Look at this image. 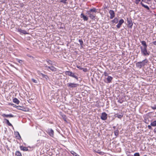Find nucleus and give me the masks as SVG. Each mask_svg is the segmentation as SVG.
I'll use <instances>...</instances> for the list:
<instances>
[{
    "label": "nucleus",
    "mask_w": 156,
    "mask_h": 156,
    "mask_svg": "<svg viewBox=\"0 0 156 156\" xmlns=\"http://www.w3.org/2000/svg\"><path fill=\"white\" fill-rule=\"evenodd\" d=\"M141 53L144 56H148L150 55V51H147V48H143L142 46L140 47Z\"/></svg>",
    "instance_id": "1"
},
{
    "label": "nucleus",
    "mask_w": 156,
    "mask_h": 156,
    "mask_svg": "<svg viewBox=\"0 0 156 156\" xmlns=\"http://www.w3.org/2000/svg\"><path fill=\"white\" fill-rule=\"evenodd\" d=\"M65 73L66 75L73 77L77 80L78 79L77 76L75 75V73L69 71H67Z\"/></svg>",
    "instance_id": "2"
},
{
    "label": "nucleus",
    "mask_w": 156,
    "mask_h": 156,
    "mask_svg": "<svg viewBox=\"0 0 156 156\" xmlns=\"http://www.w3.org/2000/svg\"><path fill=\"white\" fill-rule=\"evenodd\" d=\"M67 86L70 88H73L77 87L79 86V84L74 83H69L67 84Z\"/></svg>",
    "instance_id": "3"
},
{
    "label": "nucleus",
    "mask_w": 156,
    "mask_h": 156,
    "mask_svg": "<svg viewBox=\"0 0 156 156\" xmlns=\"http://www.w3.org/2000/svg\"><path fill=\"white\" fill-rule=\"evenodd\" d=\"M47 133L49 135L53 137L54 136V131L51 129H49L47 130Z\"/></svg>",
    "instance_id": "4"
},
{
    "label": "nucleus",
    "mask_w": 156,
    "mask_h": 156,
    "mask_svg": "<svg viewBox=\"0 0 156 156\" xmlns=\"http://www.w3.org/2000/svg\"><path fill=\"white\" fill-rule=\"evenodd\" d=\"M101 118L103 120H105L107 119V114L105 112H103L102 113Z\"/></svg>",
    "instance_id": "5"
},
{
    "label": "nucleus",
    "mask_w": 156,
    "mask_h": 156,
    "mask_svg": "<svg viewBox=\"0 0 156 156\" xmlns=\"http://www.w3.org/2000/svg\"><path fill=\"white\" fill-rule=\"evenodd\" d=\"M17 31L20 32V34H27V32L24 30H23L21 29H17Z\"/></svg>",
    "instance_id": "6"
},
{
    "label": "nucleus",
    "mask_w": 156,
    "mask_h": 156,
    "mask_svg": "<svg viewBox=\"0 0 156 156\" xmlns=\"http://www.w3.org/2000/svg\"><path fill=\"white\" fill-rule=\"evenodd\" d=\"M124 21L123 19H121L119 21L118 24L116 25V27L118 28H119L121 27L122 24L124 23Z\"/></svg>",
    "instance_id": "7"
},
{
    "label": "nucleus",
    "mask_w": 156,
    "mask_h": 156,
    "mask_svg": "<svg viewBox=\"0 0 156 156\" xmlns=\"http://www.w3.org/2000/svg\"><path fill=\"white\" fill-rule=\"evenodd\" d=\"M109 13L110 15V18L111 19H113L115 16V13L114 11L112 10L109 11Z\"/></svg>",
    "instance_id": "8"
},
{
    "label": "nucleus",
    "mask_w": 156,
    "mask_h": 156,
    "mask_svg": "<svg viewBox=\"0 0 156 156\" xmlns=\"http://www.w3.org/2000/svg\"><path fill=\"white\" fill-rule=\"evenodd\" d=\"M88 14L89 15V17L91 19L93 20L94 19L95 17V15L93 13H91L90 12H88Z\"/></svg>",
    "instance_id": "9"
},
{
    "label": "nucleus",
    "mask_w": 156,
    "mask_h": 156,
    "mask_svg": "<svg viewBox=\"0 0 156 156\" xmlns=\"http://www.w3.org/2000/svg\"><path fill=\"white\" fill-rule=\"evenodd\" d=\"M2 116L3 117H6L9 118L13 117L14 116L13 115L11 114H3L2 115Z\"/></svg>",
    "instance_id": "10"
},
{
    "label": "nucleus",
    "mask_w": 156,
    "mask_h": 156,
    "mask_svg": "<svg viewBox=\"0 0 156 156\" xmlns=\"http://www.w3.org/2000/svg\"><path fill=\"white\" fill-rule=\"evenodd\" d=\"M112 79V77L111 76H108V77L106 78L107 81H105V82L107 83H110L111 82Z\"/></svg>",
    "instance_id": "11"
},
{
    "label": "nucleus",
    "mask_w": 156,
    "mask_h": 156,
    "mask_svg": "<svg viewBox=\"0 0 156 156\" xmlns=\"http://www.w3.org/2000/svg\"><path fill=\"white\" fill-rule=\"evenodd\" d=\"M80 17L85 21H87L88 20V18L86 16H85L83 13L81 14Z\"/></svg>",
    "instance_id": "12"
},
{
    "label": "nucleus",
    "mask_w": 156,
    "mask_h": 156,
    "mask_svg": "<svg viewBox=\"0 0 156 156\" xmlns=\"http://www.w3.org/2000/svg\"><path fill=\"white\" fill-rule=\"evenodd\" d=\"M141 63V65L143 66H144L146 63L148 62V60L147 59H145L144 60L142 61V62H140Z\"/></svg>",
    "instance_id": "13"
},
{
    "label": "nucleus",
    "mask_w": 156,
    "mask_h": 156,
    "mask_svg": "<svg viewBox=\"0 0 156 156\" xmlns=\"http://www.w3.org/2000/svg\"><path fill=\"white\" fill-rule=\"evenodd\" d=\"M127 22L128 23V27L130 28H131L133 24L132 21L131 20H128Z\"/></svg>",
    "instance_id": "14"
},
{
    "label": "nucleus",
    "mask_w": 156,
    "mask_h": 156,
    "mask_svg": "<svg viewBox=\"0 0 156 156\" xmlns=\"http://www.w3.org/2000/svg\"><path fill=\"white\" fill-rule=\"evenodd\" d=\"M48 68L53 72H55L57 70L56 68L53 66L49 67Z\"/></svg>",
    "instance_id": "15"
},
{
    "label": "nucleus",
    "mask_w": 156,
    "mask_h": 156,
    "mask_svg": "<svg viewBox=\"0 0 156 156\" xmlns=\"http://www.w3.org/2000/svg\"><path fill=\"white\" fill-rule=\"evenodd\" d=\"M141 44L143 46V48H147V45L146 44V42L145 41H141Z\"/></svg>",
    "instance_id": "16"
},
{
    "label": "nucleus",
    "mask_w": 156,
    "mask_h": 156,
    "mask_svg": "<svg viewBox=\"0 0 156 156\" xmlns=\"http://www.w3.org/2000/svg\"><path fill=\"white\" fill-rule=\"evenodd\" d=\"M20 148L21 150H23V151H27L28 150V149L27 147L22 146H20Z\"/></svg>",
    "instance_id": "17"
},
{
    "label": "nucleus",
    "mask_w": 156,
    "mask_h": 156,
    "mask_svg": "<svg viewBox=\"0 0 156 156\" xmlns=\"http://www.w3.org/2000/svg\"><path fill=\"white\" fill-rule=\"evenodd\" d=\"M13 102L16 104H19L20 102L16 98H15L13 99Z\"/></svg>",
    "instance_id": "18"
},
{
    "label": "nucleus",
    "mask_w": 156,
    "mask_h": 156,
    "mask_svg": "<svg viewBox=\"0 0 156 156\" xmlns=\"http://www.w3.org/2000/svg\"><path fill=\"white\" fill-rule=\"evenodd\" d=\"M136 66L137 67H139L140 68H141L142 66L140 62H137L136 63Z\"/></svg>",
    "instance_id": "19"
},
{
    "label": "nucleus",
    "mask_w": 156,
    "mask_h": 156,
    "mask_svg": "<svg viewBox=\"0 0 156 156\" xmlns=\"http://www.w3.org/2000/svg\"><path fill=\"white\" fill-rule=\"evenodd\" d=\"M5 120L6 121V123L9 126H11L12 127H13L12 125V124L9 122V120L6 119H5Z\"/></svg>",
    "instance_id": "20"
},
{
    "label": "nucleus",
    "mask_w": 156,
    "mask_h": 156,
    "mask_svg": "<svg viewBox=\"0 0 156 156\" xmlns=\"http://www.w3.org/2000/svg\"><path fill=\"white\" fill-rule=\"evenodd\" d=\"M140 3H141V4L142 5L143 7H144L147 10H149V8L148 7V6L147 5H144L142 2H141Z\"/></svg>",
    "instance_id": "21"
},
{
    "label": "nucleus",
    "mask_w": 156,
    "mask_h": 156,
    "mask_svg": "<svg viewBox=\"0 0 156 156\" xmlns=\"http://www.w3.org/2000/svg\"><path fill=\"white\" fill-rule=\"evenodd\" d=\"M88 12H97V11H96V9L94 8H93L92 9H90L89 11Z\"/></svg>",
    "instance_id": "22"
},
{
    "label": "nucleus",
    "mask_w": 156,
    "mask_h": 156,
    "mask_svg": "<svg viewBox=\"0 0 156 156\" xmlns=\"http://www.w3.org/2000/svg\"><path fill=\"white\" fill-rule=\"evenodd\" d=\"M151 125L152 126H156V121H154L151 122Z\"/></svg>",
    "instance_id": "23"
},
{
    "label": "nucleus",
    "mask_w": 156,
    "mask_h": 156,
    "mask_svg": "<svg viewBox=\"0 0 156 156\" xmlns=\"http://www.w3.org/2000/svg\"><path fill=\"white\" fill-rule=\"evenodd\" d=\"M119 21L118 19L116 18H115L112 21L113 23H117Z\"/></svg>",
    "instance_id": "24"
},
{
    "label": "nucleus",
    "mask_w": 156,
    "mask_h": 156,
    "mask_svg": "<svg viewBox=\"0 0 156 156\" xmlns=\"http://www.w3.org/2000/svg\"><path fill=\"white\" fill-rule=\"evenodd\" d=\"M42 77L43 78L47 80H48L49 79L48 76L44 74L43 75V76H42Z\"/></svg>",
    "instance_id": "25"
},
{
    "label": "nucleus",
    "mask_w": 156,
    "mask_h": 156,
    "mask_svg": "<svg viewBox=\"0 0 156 156\" xmlns=\"http://www.w3.org/2000/svg\"><path fill=\"white\" fill-rule=\"evenodd\" d=\"M70 152L74 156H79L73 151H71Z\"/></svg>",
    "instance_id": "26"
},
{
    "label": "nucleus",
    "mask_w": 156,
    "mask_h": 156,
    "mask_svg": "<svg viewBox=\"0 0 156 156\" xmlns=\"http://www.w3.org/2000/svg\"><path fill=\"white\" fill-rule=\"evenodd\" d=\"M16 155L17 156H22L21 154L19 151H16Z\"/></svg>",
    "instance_id": "27"
},
{
    "label": "nucleus",
    "mask_w": 156,
    "mask_h": 156,
    "mask_svg": "<svg viewBox=\"0 0 156 156\" xmlns=\"http://www.w3.org/2000/svg\"><path fill=\"white\" fill-rule=\"evenodd\" d=\"M114 134L115 136H117L119 134V131L118 129L114 131Z\"/></svg>",
    "instance_id": "28"
},
{
    "label": "nucleus",
    "mask_w": 156,
    "mask_h": 156,
    "mask_svg": "<svg viewBox=\"0 0 156 156\" xmlns=\"http://www.w3.org/2000/svg\"><path fill=\"white\" fill-rule=\"evenodd\" d=\"M17 133V135H16V137H17L18 139H19L21 138L18 132H17L16 133Z\"/></svg>",
    "instance_id": "29"
},
{
    "label": "nucleus",
    "mask_w": 156,
    "mask_h": 156,
    "mask_svg": "<svg viewBox=\"0 0 156 156\" xmlns=\"http://www.w3.org/2000/svg\"><path fill=\"white\" fill-rule=\"evenodd\" d=\"M79 41L81 45H82L83 44V42L82 39L79 40Z\"/></svg>",
    "instance_id": "30"
},
{
    "label": "nucleus",
    "mask_w": 156,
    "mask_h": 156,
    "mask_svg": "<svg viewBox=\"0 0 156 156\" xmlns=\"http://www.w3.org/2000/svg\"><path fill=\"white\" fill-rule=\"evenodd\" d=\"M46 61L48 62V64H51V65L52 64V62L51 60H46Z\"/></svg>",
    "instance_id": "31"
},
{
    "label": "nucleus",
    "mask_w": 156,
    "mask_h": 156,
    "mask_svg": "<svg viewBox=\"0 0 156 156\" xmlns=\"http://www.w3.org/2000/svg\"><path fill=\"white\" fill-rule=\"evenodd\" d=\"M31 80H32V81H33V82L34 83H37V80H35L34 79H32Z\"/></svg>",
    "instance_id": "32"
},
{
    "label": "nucleus",
    "mask_w": 156,
    "mask_h": 156,
    "mask_svg": "<svg viewBox=\"0 0 156 156\" xmlns=\"http://www.w3.org/2000/svg\"><path fill=\"white\" fill-rule=\"evenodd\" d=\"M67 0H61L60 2L63 3L64 4H66Z\"/></svg>",
    "instance_id": "33"
},
{
    "label": "nucleus",
    "mask_w": 156,
    "mask_h": 156,
    "mask_svg": "<svg viewBox=\"0 0 156 156\" xmlns=\"http://www.w3.org/2000/svg\"><path fill=\"white\" fill-rule=\"evenodd\" d=\"M151 108L152 109L154 110L156 109V105H154L153 106H151Z\"/></svg>",
    "instance_id": "34"
},
{
    "label": "nucleus",
    "mask_w": 156,
    "mask_h": 156,
    "mask_svg": "<svg viewBox=\"0 0 156 156\" xmlns=\"http://www.w3.org/2000/svg\"><path fill=\"white\" fill-rule=\"evenodd\" d=\"M134 156H140V155L139 153H136L134 154Z\"/></svg>",
    "instance_id": "35"
},
{
    "label": "nucleus",
    "mask_w": 156,
    "mask_h": 156,
    "mask_svg": "<svg viewBox=\"0 0 156 156\" xmlns=\"http://www.w3.org/2000/svg\"><path fill=\"white\" fill-rule=\"evenodd\" d=\"M38 75L39 76H43V75H44V74L41 73L40 71H38Z\"/></svg>",
    "instance_id": "36"
},
{
    "label": "nucleus",
    "mask_w": 156,
    "mask_h": 156,
    "mask_svg": "<svg viewBox=\"0 0 156 156\" xmlns=\"http://www.w3.org/2000/svg\"><path fill=\"white\" fill-rule=\"evenodd\" d=\"M104 75L105 76H108V73L106 72H104Z\"/></svg>",
    "instance_id": "37"
},
{
    "label": "nucleus",
    "mask_w": 156,
    "mask_h": 156,
    "mask_svg": "<svg viewBox=\"0 0 156 156\" xmlns=\"http://www.w3.org/2000/svg\"><path fill=\"white\" fill-rule=\"evenodd\" d=\"M76 67L80 69H83V68H82V67L80 66H77Z\"/></svg>",
    "instance_id": "38"
},
{
    "label": "nucleus",
    "mask_w": 156,
    "mask_h": 156,
    "mask_svg": "<svg viewBox=\"0 0 156 156\" xmlns=\"http://www.w3.org/2000/svg\"><path fill=\"white\" fill-rule=\"evenodd\" d=\"M141 1V0H135V2L136 4L139 3V2Z\"/></svg>",
    "instance_id": "39"
},
{
    "label": "nucleus",
    "mask_w": 156,
    "mask_h": 156,
    "mask_svg": "<svg viewBox=\"0 0 156 156\" xmlns=\"http://www.w3.org/2000/svg\"><path fill=\"white\" fill-rule=\"evenodd\" d=\"M17 60L18 62L20 63H22V61L21 60L17 59Z\"/></svg>",
    "instance_id": "40"
},
{
    "label": "nucleus",
    "mask_w": 156,
    "mask_h": 156,
    "mask_svg": "<svg viewBox=\"0 0 156 156\" xmlns=\"http://www.w3.org/2000/svg\"><path fill=\"white\" fill-rule=\"evenodd\" d=\"M151 125H148V126H147V127L148 128V129H152V127H151Z\"/></svg>",
    "instance_id": "41"
},
{
    "label": "nucleus",
    "mask_w": 156,
    "mask_h": 156,
    "mask_svg": "<svg viewBox=\"0 0 156 156\" xmlns=\"http://www.w3.org/2000/svg\"><path fill=\"white\" fill-rule=\"evenodd\" d=\"M50 67L49 66H45V67L46 68V69L48 70V67Z\"/></svg>",
    "instance_id": "42"
},
{
    "label": "nucleus",
    "mask_w": 156,
    "mask_h": 156,
    "mask_svg": "<svg viewBox=\"0 0 156 156\" xmlns=\"http://www.w3.org/2000/svg\"><path fill=\"white\" fill-rule=\"evenodd\" d=\"M122 115H119L118 116V117L119 118H122Z\"/></svg>",
    "instance_id": "43"
},
{
    "label": "nucleus",
    "mask_w": 156,
    "mask_h": 156,
    "mask_svg": "<svg viewBox=\"0 0 156 156\" xmlns=\"http://www.w3.org/2000/svg\"><path fill=\"white\" fill-rule=\"evenodd\" d=\"M154 133H156V127L154 129Z\"/></svg>",
    "instance_id": "44"
},
{
    "label": "nucleus",
    "mask_w": 156,
    "mask_h": 156,
    "mask_svg": "<svg viewBox=\"0 0 156 156\" xmlns=\"http://www.w3.org/2000/svg\"><path fill=\"white\" fill-rule=\"evenodd\" d=\"M153 44H154V45H156V41H154V42H153Z\"/></svg>",
    "instance_id": "45"
},
{
    "label": "nucleus",
    "mask_w": 156,
    "mask_h": 156,
    "mask_svg": "<svg viewBox=\"0 0 156 156\" xmlns=\"http://www.w3.org/2000/svg\"><path fill=\"white\" fill-rule=\"evenodd\" d=\"M9 104L11 105H14V104L12 103H10Z\"/></svg>",
    "instance_id": "46"
},
{
    "label": "nucleus",
    "mask_w": 156,
    "mask_h": 156,
    "mask_svg": "<svg viewBox=\"0 0 156 156\" xmlns=\"http://www.w3.org/2000/svg\"><path fill=\"white\" fill-rule=\"evenodd\" d=\"M20 106H17V108L18 109H20Z\"/></svg>",
    "instance_id": "47"
},
{
    "label": "nucleus",
    "mask_w": 156,
    "mask_h": 156,
    "mask_svg": "<svg viewBox=\"0 0 156 156\" xmlns=\"http://www.w3.org/2000/svg\"><path fill=\"white\" fill-rule=\"evenodd\" d=\"M20 109V110H23V111H25V110H23V109Z\"/></svg>",
    "instance_id": "48"
},
{
    "label": "nucleus",
    "mask_w": 156,
    "mask_h": 156,
    "mask_svg": "<svg viewBox=\"0 0 156 156\" xmlns=\"http://www.w3.org/2000/svg\"><path fill=\"white\" fill-rule=\"evenodd\" d=\"M144 156H147V155H144Z\"/></svg>",
    "instance_id": "49"
},
{
    "label": "nucleus",
    "mask_w": 156,
    "mask_h": 156,
    "mask_svg": "<svg viewBox=\"0 0 156 156\" xmlns=\"http://www.w3.org/2000/svg\"><path fill=\"white\" fill-rule=\"evenodd\" d=\"M142 1H143V0H142Z\"/></svg>",
    "instance_id": "50"
}]
</instances>
